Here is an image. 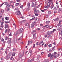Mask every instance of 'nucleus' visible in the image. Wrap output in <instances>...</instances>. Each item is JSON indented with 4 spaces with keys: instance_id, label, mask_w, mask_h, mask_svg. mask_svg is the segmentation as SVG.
<instances>
[{
    "instance_id": "obj_61",
    "label": "nucleus",
    "mask_w": 62,
    "mask_h": 62,
    "mask_svg": "<svg viewBox=\"0 0 62 62\" xmlns=\"http://www.w3.org/2000/svg\"><path fill=\"white\" fill-rule=\"evenodd\" d=\"M57 55V56H59V55H60V54H59Z\"/></svg>"
},
{
    "instance_id": "obj_53",
    "label": "nucleus",
    "mask_w": 62,
    "mask_h": 62,
    "mask_svg": "<svg viewBox=\"0 0 62 62\" xmlns=\"http://www.w3.org/2000/svg\"><path fill=\"white\" fill-rule=\"evenodd\" d=\"M57 26H60V24H58L57 25Z\"/></svg>"
},
{
    "instance_id": "obj_50",
    "label": "nucleus",
    "mask_w": 62,
    "mask_h": 62,
    "mask_svg": "<svg viewBox=\"0 0 62 62\" xmlns=\"http://www.w3.org/2000/svg\"><path fill=\"white\" fill-rule=\"evenodd\" d=\"M57 54V53H56V52H55L54 53V54L55 55V54Z\"/></svg>"
},
{
    "instance_id": "obj_58",
    "label": "nucleus",
    "mask_w": 62,
    "mask_h": 62,
    "mask_svg": "<svg viewBox=\"0 0 62 62\" xmlns=\"http://www.w3.org/2000/svg\"><path fill=\"white\" fill-rule=\"evenodd\" d=\"M52 0H48V1L49 2H52Z\"/></svg>"
},
{
    "instance_id": "obj_12",
    "label": "nucleus",
    "mask_w": 62,
    "mask_h": 62,
    "mask_svg": "<svg viewBox=\"0 0 62 62\" xmlns=\"http://www.w3.org/2000/svg\"><path fill=\"white\" fill-rule=\"evenodd\" d=\"M57 8L56 7H55L54 8V9H55V10H57V9L59 8V6H58H58H57Z\"/></svg>"
},
{
    "instance_id": "obj_54",
    "label": "nucleus",
    "mask_w": 62,
    "mask_h": 62,
    "mask_svg": "<svg viewBox=\"0 0 62 62\" xmlns=\"http://www.w3.org/2000/svg\"><path fill=\"white\" fill-rule=\"evenodd\" d=\"M8 39V38L7 37H6V38H5V40H7Z\"/></svg>"
},
{
    "instance_id": "obj_60",
    "label": "nucleus",
    "mask_w": 62,
    "mask_h": 62,
    "mask_svg": "<svg viewBox=\"0 0 62 62\" xmlns=\"http://www.w3.org/2000/svg\"><path fill=\"white\" fill-rule=\"evenodd\" d=\"M54 13H56V11H54Z\"/></svg>"
},
{
    "instance_id": "obj_59",
    "label": "nucleus",
    "mask_w": 62,
    "mask_h": 62,
    "mask_svg": "<svg viewBox=\"0 0 62 62\" xmlns=\"http://www.w3.org/2000/svg\"><path fill=\"white\" fill-rule=\"evenodd\" d=\"M22 39V37H20V39H18V40H20V39Z\"/></svg>"
},
{
    "instance_id": "obj_4",
    "label": "nucleus",
    "mask_w": 62,
    "mask_h": 62,
    "mask_svg": "<svg viewBox=\"0 0 62 62\" xmlns=\"http://www.w3.org/2000/svg\"><path fill=\"white\" fill-rule=\"evenodd\" d=\"M53 20L54 21L57 22V21H59V18H58V17H57L56 18L54 19Z\"/></svg>"
},
{
    "instance_id": "obj_1",
    "label": "nucleus",
    "mask_w": 62,
    "mask_h": 62,
    "mask_svg": "<svg viewBox=\"0 0 62 62\" xmlns=\"http://www.w3.org/2000/svg\"><path fill=\"white\" fill-rule=\"evenodd\" d=\"M11 39L9 38L8 39V41L7 42V43H8V44H11Z\"/></svg>"
},
{
    "instance_id": "obj_30",
    "label": "nucleus",
    "mask_w": 62,
    "mask_h": 62,
    "mask_svg": "<svg viewBox=\"0 0 62 62\" xmlns=\"http://www.w3.org/2000/svg\"><path fill=\"white\" fill-rule=\"evenodd\" d=\"M54 5H51L50 7L51 8V9H52L54 8Z\"/></svg>"
},
{
    "instance_id": "obj_8",
    "label": "nucleus",
    "mask_w": 62,
    "mask_h": 62,
    "mask_svg": "<svg viewBox=\"0 0 62 62\" xmlns=\"http://www.w3.org/2000/svg\"><path fill=\"white\" fill-rule=\"evenodd\" d=\"M52 33V32L48 31L47 32V35H48V36L50 35Z\"/></svg>"
},
{
    "instance_id": "obj_28",
    "label": "nucleus",
    "mask_w": 62,
    "mask_h": 62,
    "mask_svg": "<svg viewBox=\"0 0 62 62\" xmlns=\"http://www.w3.org/2000/svg\"><path fill=\"white\" fill-rule=\"evenodd\" d=\"M34 12L35 13H37V10L36 11V9H35L34 10Z\"/></svg>"
},
{
    "instance_id": "obj_5",
    "label": "nucleus",
    "mask_w": 62,
    "mask_h": 62,
    "mask_svg": "<svg viewBox=\"0 0 62 62\" xmlns=\"http://www.w3.org/2000/svg\"><path fill=\"white\" fill-rule=\"evenodd\" d=\"M36 24V23L33 22L31 25V27H34V25Z\"/></svg>"
},
{
    "instance_id": "obj_33",
    "label": "nucleus",
    "mask_w": 62,
    "mask_h": 62,
    "mask_svg": "<svg viewBox=\"0 0 62 62\" xmlns=\"http://www.w3.org/2000/svg\"><path fill=\"white\" fill-rule=\"evenodd\" d=\"M16 6H19V3H16Z\"/></svg>"
},
{
    "instance_id": "obj_55",
    "label": "nucleus",
    "mask_w": 62,
    "mask_h": 62,
    "mask_svg": "<svg viewBox=\"0 0 62 62\" xmlns=\"http://www.w3.org/2000/svg\"><path fill=\"white\" fill-rule=\"evenodd\" d=\"M40 25L41 26H42L43 25L42 24H40Z\"/></svg>"
},
{
    "instance_id": "obj_3",
    "label": "nucleus",
    "mask_w": 62,
    "mask_h": 62,
    "mask_svg": "<svg viewBox=\"0 0 62 62\" xmlns=\"http://www.w3.org/2000/svg\"><path fill=\"white\" fill-rule=\"evenodd\" d=\"M16 15H21V12L19 11H18L17 12V13H16Z\"/></svg>"
},
{
    "instance_id": "obj_51",
    "label": "nucleus",
    "mask_w": 62,
    "mask_h": 62,
    "mask_svg": "<svg viewBox=\"0 0 62 62\" xmlns=\"http://www.w3.org/2000/svg\"><path fill=\"white\" fill-rule=\"evenodd\" d=\"M17 2H20V0H16Z\"/></svg>"
},
{
    "instance_id": "obj_39",
    "label": "nucleus",
    "mask_w": 62,
    "mask_h": 62,
    "mask_svg": "<svg viewBox=\"0 0 62 62\" xmlns=\"http://www.w3.org/2000/svg\"><path fill=\"white\" fill-rule=\"evenodd\" d=\"M53 27L52 26H51L49 27V28L50 29H51V28H52Z\"/></svg>"
},
{
    "instance_id": "obj_17",
    "label": "nucleus",
    "mask_w": 62,
    "mask_h": 62,
    "mask_svg": "<svg viewBox=\"0 0 62 62\" xmlns=\"http://www.w3.org/2000/svg\"><path fill=\"white\" fill-rule=\"evenodd\" d=\"M52 38V35H50L49 36H48L47 37V38L48 39H50V38Z\"/></svg>"
},
{
    "instance_id": "obj_47",
    "label": "nucleus",
    "mask_w": 62,
    "mask_h": 62,
    "mask_svg": "<svg viewBox=\"0 0 62 62\" xmlns=\"http://www.w3.org/2000/svg\"><path fill=\"white\" fill-rule=\"evenodd\" d=\"M13 51H16V49L15 48H14L13 49Z\"/></svg>"
},
{
    "instance_id": "obj_21",
    "label": "nucleus",
    "mask_w": 62,
    "mask_h": 62,
    "mask_svg": "<svg viewBox=\"0 0 62 62\" xmlns=\"http://www.w3.org/2000/svg\"><path fill=\"white\" fill-rule=\"evenodd\" d=\"M53 55H51L50 57V59H52V58H53Z\"/></svg>"
},
{
    "instance_id": "obj_13",
    "label": "nucleus",
    "mask_w": 62,
    "mask_h": 62,
    "mask_svg": "<svg viewBox=\"0 0 62 62\" xmlns=\"http://www.w3.org/2000/svg\"><path fill=\"white\" fill-rule=\"evenodd\" d=\"M5 27L6 28H7V27H8V24H5Z\"/></svg>"
},
{
    "instance_id": "obj_32",
    "label": "nucleus",
    "mask_w": 62,
    "mask_h": 62,
    "mask_svg": "<svg viewBox=\"0 0 62 62\" xmlns=\"http://www.w3.org/2000/svg\"><path fill=\"white\" fill-rule=\"evenodd\" d=\"M14 58H13V57L12 56L10 58V60H12V59H13Z\"/></svg>"
},
{
    "instance_id": "obj_25",
    "label": "nucleus",
    "mask_w": 62,
    "mask_h": 62,
    "mask_svg": "<svg viewBox=\"0 0 62 62\" xmlns=\"http://www.w3.org/2000/svg\"><path fill=\"white\" fill-rule=\"evenodd\" d=\"M8 29H6L5 30V33H7V32L8 31Z\"/></svg>"
},
{
    "instance_id": "obj_6",
    "label": "nucleus",
    "mask_w": 62,
    "mask_h": 62,
    "mask_svg": "<svg viewBox=\"0 0 62 62\" xmlns=\"http://www.w3.org/2000/svg\"><path fill=\"white\" fill-rule=\"evenodd\" d=\"M30 2H28L27 3V7H28V9H29L30 8Z\"/></svg>"
},
{
    "instance_id": "obj_52",
    "label": "nucleus",
    "mask_w": 62,
    "mask_h": 62,
    "mask_svg": "<svg viewBox=\"0 0 62 62\" xmlns=\"http://www.w3.org/2000/svg\"><path fill=\"white\" fill-rule=\"evenodd\" d=\"M37 30L39 31L40 30V29H39V28H37Z\"/></svg>"
},
{
    "instance_id": "obj_37",
    "label": "nucleus",
    "mask_w": 62,
    "mask_h": 62,
    "mask_svg": "<svg viewBox=\"0 0 62 62\" xmlns=\"http://www.w3.org/2000/svg\"><path fill=\"white\" fill-rule=\"evenodd\" d=\"M5 23H9V22H8V21H5Z\"/></svg>"
},
{
    "instance_id": "obj_27",
    "label": "nucleus",
    "mask_w": 62,
    "mask_h": 62,
    "mask_svg": "<svg viewBox=\"0 0 62 62\" xmlns=\"http://www.w3.org/2000/svg\"><path fill=\"white\" fill-rule=\"evenodd\" d=\"M61 9L59 8L58 10L59 12H60V11H61Z\"/></svg>"
},
{
    "instance_id": "obj_10",
    "label": "nucleus",
    "mask_w": 62,
    "mask_h": 62,
    "mask_svg": "<svg viewBox=\"0 0 62 62\" xmlns=\"http://www.w3.org/2000/svg\"><path fill=\"white\" fill-rule=\"evenodd\" d=\"M23 29L22 28H21L20 30H18V31L19 32L21 33L22 32H23Z\"/></svg>"
},
{
    "instance_id": "obj_49",
    "label": "nucleus",
    "mask_w": 62,
    "mask_h": 62,
    "mask_svg": "<svg viewBox=\"0 0 62 62\" xmlns=\"http://www.w3.org/2000/svg\"><path fill=\"white\" fill-rule=\"evenodd\" d=\"M20 8H23V6L22 5L20 7Z\"/></svg>"
},
{
    "instance_id": "obj_9",
    "label": "nucleus",
    "mask_w": 62,
    "mask_h": 62,
    "mask_svg": "<svg viewBox=\"0 0 62 62\" xmlns=\"http://www.w3.org/2000/svg\"><path fill=\"white\" fill-rule=\"evenodd\" d=\"M33 42V41H30L29 40L28 41V45L29 44V43H32Z\"/></svg>"
},
{
    "instance_id": "obj_15",
    "label": "nucleus",
    "mask_w": 62,
    "mask_h": 62,
    "mask_svg": "<svg viewBox=\"0 0 62 62\" xmlns=\"http://www.w3.org/2000/svg\"><path fill=\"white\" fill-rule=\"evenodd\" d=\"M54 48H55V46H54V47H53L52 48V51H54V50H55V49H54Z\"/></svg>"
},
{
    "instance_id": "obj_11",
    "label": "nucleus",
    "mask_w": 62,
    "mask_h": 62,
    "mask_svg": "<svg viewBox=\"0 0 62 62\" xmlns=\"http://www.w3.org/2000/svg\"><path fill=\"white\" fill-rule=\"evenodd\" d=\"M3 23H4V22H2L1 23V26H0V27H1L2 28H3V26H4L3 25Z\"/></svg>"
},
{
    "instance_id": "obj_16",
    "label": "nucleus",
    "mask_w": 62,
    "mask_h": 62,
    "mask_svg": "<svg viewBox=\"0 0 62 62\" xmlns=\"http://www.w3.org/2000/svg\"><path fill=\"white\" fill-rule=\"evenodd\" d=\"M6 8H7V7H8H8H10V5H9L8 3L6 5Z\"/></svg>"
},
{
    "instance_id": "obj_48",
    "label": "nucleus",
    "mask_w": 62,
    "mask_h": 62,
    "mask_svg": "<svg viewBox=\"0 0 62 62\" xmlns=\"http://www.w3.org/2000/svg\"><path fill=\"white\" fill-rule=\"evenodd\" d=\"M1 12L2 13L4 12V10H1Z\"/></svg>"
},
{
    "instance_id": "obj_35",
    "label": "nucleus",
    "mask_w": 62,
    "mask_h": 62,
    "mask_svg": "<svg viewBox=\"0 0 62 62\" xmlns=\"http://www.w3.org/2000/svg\"><path fill=\"white\" fill-rule=\"evenodd\" d=\"M51 12L50 11H48V13L49 14H51Z\"/></svg>"
},
{
    "instance_id": "obj_34",
    "label": "nucleus",
    "mask_w": 62,
    "mask_h": 62,
    "mask_svg": "<svg viewBox=\"0 0 62 62\" xmlns=\"http://www.w3.org/2000/svg\"><path fill=\"white\" fill-rule=\"evenodd\" d=\"M62 22V21L60 20L59 21V24H61V22Z\"/></svg>"
},
{
    "instance_id": "obj_56",
    "label": "nucleus",
    "mask_w": 62,
    "mask_h": 62,
    "mask_svg": "<svg viewBox=\"0 0 62 62\" xmlns=\"http://www.w3.org/2000/svg\"><path fill=\"white\" fill-rule=\"evenodd\" d=\"M26 26H28L29 24L28 23H26Z\"/></svg>"
},
{
    "instance_id": "obj_24",
    "label": "nucleus",
    "mask_w": 62,
    "mask_h": 62,
    "mask_svg": "<svg viewBox=\"0 0 62 62\" xmlns=\"http://www.w3.org/2000/svg\"><path fill=\"white\" fill-rule=\"evenodd\" d=\"M43 43V41H41L40 42V43H39V44H42V43Z\"/></svg>"
},
{
    "instance_id": "obj_43",
    "label": "nucleus",
    "mask_w": 62,
    "mask_h": 62,
    "mask_svg": "<svg viewBox=\"0 0 62 62\" xmlns=\"http://www.w3.org/2000/svg\"><path fill=\"white\" fill-rule=\"evenodd\" d=\"M48 46H49V47H52V45H51V44L49 45H48Z\"/></svg>"
},
{
    "instance_id": "obj_42",
    "label": "nucleus",
    "mask_w": 62,
    "mask_h": 62,
    "mask_svg": "<svg viewBox=\"0 0 62 62\" xmlns=\"http://www.w3.org/2000/svg\"><path fill=\"white\" fill-rule=\"evenodd\" d=\"M35 16H38L39 15V14H38L35 13Z\"/></svg>"
},
{
    "instance_id": "obj_46",
    "label": "nucleus",
    "mask_w": 62,
    "mask_h": 62,
    "mask_svg": "<svg viewBox=\"0 0 62 62\" xmlns=\"http://www.w3.org/2000/svg\"><path fill=\"white\" fill-rule=\"evenodd\" d=\"M4 17H2L1 19V20L3 21H4Z\"/></svg>"
},
{
    "instance_id": "obj_45",
    "label": "nucleus",
    "mask_w": 62,
    "mask_h": 62,
    "mask_svg": "<svg viewBox=\"0 0 62 62\" xmlns=\"http://www.w3.org/2000/svg\"><path fill=\"white\" fill-rule=\"evenodd\" d=\"M1 41H4V39H2L1 40Z\"/></svg>"
},
{
    "instance_id": "obj_64",
    "label": "nucleus",
    "mask_w": 62,
    "mask_h": 62,
    "mask_svg": "<svg viewBox=\"0 0 62 62\" xmlns=\"http://www.w3.org/2000/svg\"><path fill=\"white\" fill-rule=\"evenodd\" d=\"M45 26H46V27H48V25H46Z\"/></svg>"
},
{
    "instance_id": "obj_20",
    "label": "nucleus",
    "mask_w": 62,
    "mask_h": 62,
    "mask_svg": "<svg viewBox=\"0 0 62 62\" xmlns=\"http://www.w3.org/2000/svg\"><path fill=\"white\" fill-rule=\"evenodd\" d=\"M3 3H4V4L5 5H7V4H8V2H4Z\"/></svg>"
},
{
    "instance_id": "obj_63",
    "label": "nucleus",
    "mask_w": 62,
    "mask_h": 62,
    "mask_svg": "<svg viewBox=\"0 0 62 62\" xmlns=\"http://www.w3.org/2000/svg\"><path fill=\"white\" fill-rule=\"evenodd\" d=\"M37 19H38V18H36L35 17V20H36V21H37Z\"/></svg>"
},
{
    "instance_id": "obj_57",
    "label": "nucleus",
    "mask_w": 62,
    "mask_h": 62,
    "mask_svg": "<svg viewBox=\"0 0 62 62\" xmlns=\"http://www.w3.org/2000/svg\"><path fill=\"white\" fill-rule=\"evenodd\" d=\"M39 10H37V13H39Z\"/></svg>"
},
{
    "instance_id": "obj_38",
    "label": "nucleus",
    "mask_w": 62,
    "mask_h": 62,
    "mask_svg": "<svg viewBox=\"0 0 62 62\" xmlns=\"http://www.w3.org/2000/svg\"><path fill=\"white\" fill-rule=\"evenodd\" d=\"M46 10V9H45L44 10H41V11H42V12H44V10Z\"/></svg>"
},
{
    "instance_id": "obj_2",
    "label": "nucleus",
    "mask_w": 62,
    "mask_h": 62,
    "mask_svg": "<svg viewBox=\"0 0 62 62\" xmlns=\"http://www.w3.org/2000/svg\"><path fill=\"white\" fill-rule=\"evenodd\" d=\"M50 2H48L47 3V6H46L45 7V8H49L50 7Z\"/></svg>"
},
{
    "instance_id": "obj_36",
    "label": "nucleus",
    "mask_w": 62,
    "mask_h": 62,
    "mask_svg": "<svg viewBox=\"0 0 62 62\" xmlns=\"http://www.w3.org/2000/svg\"><path fill=\"white\" fill-rule=\"evenodd\" d=\"M35 17H34V18H32V19H30L31 21V20H35Z\"/></svg>"
},
{
    "instance_id": "obj_18",
    "label": "nucleus",
    "mask_w": 62,
    "mask_h": 62,
    "mask_svg": "<svg viewBox=\"0 0 62 62\" xmlns=\"http://www.w3.org/2000/svg\"><path fill=\"white\" fill-rule=\"evenodd\" d=\"M5 19L6 20H9V17H6L5 18Z\"/></svg>"
},
{
    "instance_id": "obj_26",
    "label": "nucleus",
    "mask_w": 62,
    "mask_h": 62,
    "mask_svg": "<svg viewBox=\"0 0 62 62\" xmlns=\"http://www.w3.org/2000/svg\"><path fill=\"white\" fill-rule=\"evenodd\" d=\"M51 53L49 54L48 55V57H50V56H51Z\"/></svg>"
},
{
    "instance_id": "obj_14",
    "label": "nucleus",
    "mask_w": 62,
    "mask_h": 62,
    "mask_svg": "<svg viewBox=\"0 0 62 62\" xmlns=\"http://www.w3.org/2000/svg\"><path fill=\"white\" fill-rule=\"evenodd\" d=\"M24 52H23V54H22L23 55H20V56H19L21 58V57H23V55H24Z\"/></svg>"
},
{
    "instance_id": "obj_22",
    "label": "nucleus",
    "mask_w": 62,
    "mask_h": 62,
    "mask_svg": "<svg viewBox=\"0 0 62 62\" xmlns=\"http://www.w3.org/2000/svg\"><path fill=\"white\" fill-rule=\"evenodd\" d=\"M50 21H47L46 22V23L47 24H49L50 23Z\"/></svg>"
},
{
    "instance_id": "obj_19",
    "label": "nucleus",
    "mask_w": 62,
    "mask_h": 62,
    "mask_svg": "<svg viewBox=\"0 0 62 62\" xmlns=\"http://www.w3.org/2000/svg\"><path fill=\"white\" fill-rule=\"evenodd\" d=\"M48 45L47 44H46L44 45V46L45 47H47V46Z\"/></svg>"
},
{
    "instance_id": "obj_31",
    "label": "nucleus",
    "mask_w": 62,
    "mask_h": 62,
    "mask_svg": "<svg viewBox=\"0 0 62 62\" xmlns=\"http://www.w3.org/2000/svg\"><path fill=\"white\" fill-rule=\"evenodd\" d=\"M56 31V29H54L53 30V31H52L51 32H54V31Z\"/></svg>"
},
{
    "instance_id": "obj_29",
    "label": "nucleus",
    "mask_w": 62,
    "mask_h": 62,
    "mask_svg": "<svg viewBox=\"0 0 62 62\" xmlns=\"http://www.w3.org/2000/svg\"><path fill=\"white\" fill-rule=\"evenodd\" d=\"M34 3L32 2V4L31 5L32 7H33L34 6Z\"/></svg>"
},
{
    "instance_id": "obj_40",
    "label": "nucleus",
    "mask_w": 62,
    "mask_h": 62,
    "mask_svg": "<svg viewBox=\"0 0 62 62\" xmlns=\"http://www.w3.org/2000/svg\"><path fill=\"white\" fill-rule=\"evenodd\" d=\"M7 10L8 11H9L10 10V8H8L7 9Z\"/></svg>"
},
{
    "instance_id": "obj_62",
    "label": "nucleus",
    "mask_w": 62,
    "mask_h": 62,
    "mask_svg": "<svg viewBox=\"0 0 62 62\" xmlns=\"http://www.w3.org/2000/svg\"><path fill=\"white\" fill-rule=\"evenodd\" d=\"M33 45V48H34L35 47V44H34Z\"/></svg>"
},
{
    "instance_id": "obj_41",
    "label": "nucleus",
    "mask_w": 62,
    "mask_h": 62,
    "mask_svg": "<svg viewBox=\"0 0 62 62\" xmlns=\"http://www.w3.org/2000/svg\"><path fill=\"white\" fill-rule=\"evenodd\" d=\"M11 33H12L11 32L10 33V34L9 35V36H12V35H11Z\"/></svg>"
},
{
    "instance_id": "obj_7",
    "label": "nucleus",
    "mask_w": 62,
    "mask_h": 62,
    "mask_svg": "<svg viewBox=\"0 0 62 62\" xmlns=\"http://www.w3.org/2000/svg\"><path fill=\"white\" fill-rule=\"evenodd\" d=\"M10 55H7L6 58V59H9V58H10Z\"/></svg>"
},
{
    "instance_id": "obj_23",
    "label": "nucleus",
    "mask_w": 62,
    "mask_h": 62,
    "mask_svg": "<svg viewBox=\"0 0 62 62\" xmlns=\"http://www.w3.org/2000/svg\"><path fill=\"white\" fill-rule=\"evenodd\" d=\"M15 53L14 52H13L12 53V56H15Z\"/></svg>"
},
{
    "instance_id": "obj_44",
    "label": "nucleus",
    "mask_w": 62,
    "mask_h": 62,
    "mask_svg": "<svg viewBox=\"0 0 62 62\" xmlns=\"http://www.w3.org/2000/svg\"><path fill=\"white\" fill-rule=\"evenodd\" d=\"M3 4H4V3H3L0 6V8H1V7H2V6H3Z\"/></svg>"
}]
</instances>
